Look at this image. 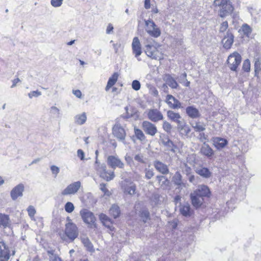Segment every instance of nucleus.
<instances>
[{"instance_id": "obj_26", "label": "nucleus", "mask_w": 261, "mask_h": 261, "mask_svg": "<svg viewBox=\"0 0 261 261\" xmlns=\"http://www.w3.org/2000/svg\"><path fill=\"white\" fill-rule=\"evenodd\" d=\"M201 153L208 158H211L214 154L213 149L205 143H204L200 149Z\"/></svg>"}, {"instance_id": "obj_1", "label": "nucleus", "mask_w": 261, "mask_h": 261, "mask_svg": "<svg viewBox=\"0 0 261 261\" xmlns=\"http://www.w3.org/2000/svg\"><path fill=\"white\" fill-rule=\"evenodd\" d=\"M64 232L65 236H62L61 239L65 241L68 239L70 242H73L79 236V230L76 225L71 222L66 224Z\"/></svg>"}, {"instance_id": "obj_38", "label": "nucleus", "mask_w": 261, "mask_h": 261, "mask_svg": "<svg viewBox=\"0 0 261 261\" xmlns=\"http://www.w3.org/2000/svg\"><path fill=\"white\" fill-rule=\"evenodd\" d=\"M254 72L255 76L258 77V74L261 72V60L258 58L255 59Z\"/></svg>"}, {"instance_id": "obj_53", "label": "nucleus", "mask_w": 261, "mask_h": 261, "mask_svg": "<svg viewBox=\"0 0 261 261\" xmlns=\"http://www.w3.org/2000/svg\"><path fill=\"white\" fill-rule=\"evenodd\" d=\"M132 86L134 90L138 91L140 89L141 85L139 81L137 80H134L132 82Z\"/></svg>"}, {"instance_id": "obj_12", "label": "nucleus", "mask_w": 261, "mask_h": 261, "mask_svg": "<svg viewBox=\"0 0 261 261\" xmlns=\"http://www.w3.org/2000/svg\"><path fill=\"white\" fill-rule=\"evenodd\" d=\"M24 191V186L20 183L14 187L10 192V196L13 200H16L18 197L23 196Z\"/></svg>"}, {"instance_id": "obj_61", "label": "nucleus", "mask_w": 261, "mask_h": 261, "mask_svg": "<svg viewBox=\"0 0 261 261\" xmlns=\"http://www.w3.org/2000/svg\"><path fill=\"white\" fill-rule=\"evenodd\" d=\"M50 113H51L53 114H57V115L60 114L59 109L55 106H53L50 108Z\"/></svg>"}, {"instance_id": "obj_6", "label": "nucleus", "mask_w": 261, "mask_h": 261, "mask_svg": "<svg viewBox=\"0 0 261 261\" xmlns=\"http://www.w3.org/2000/svg\"><path fill=\"white\" fill-rule=\"evenodd\" d=\"M80 214L84 222L89 225L91 228H95V217L94 214L87 210H83L80 212Z\"/></svg>"}, {"instance_id": "obj_49", "label": "nucleus", "mask_w": 261, "mask_h": 261, "mask_svg": "<svg viewBox=\"0 0 261 261\" xmlns=\"http://www.w3.org/2000/svg\"><path fill=\"white\" fill-rule=\"evenodd\" d=\"M47 253L49 256V261H62L61 258L57 255L54 254L52 251H48Z\"/></svg>"}, {"instance_id": "obj_46", "label": "nucleus", "mask_w": 261, "mask_h": 261, "mask_svg": "<svg viewBox=\"0 0 261 261\" xmlns=\"http://www.w3.org/2000/svg\"><path fill=\"white\" fill-rule=\"evenodd\" d=\"M163 128L167 133H170L172 128L171 124L167 121H163Z\"/></svg>"}, {"instance_id": "obj_5", "label": "nucleus", "mask_w": 261, "mask_h": 261, "mask_svg": "<svg viewBox=\"0 0 261 261\" xmlns=\"http://www.w3.org/2000/svg\"><path fill=\"white\" fill-rule=\"evenodd\" d=\"M96 171L99 176L107 181L113 179L115 177L114 171H108L105 164H98L96 167Z\"/></svg>"}, {"instance_id": "obj_4", "label": "nucleus", "mask_w": 261, "mask_h": 261, "mask_svg": "<svg viewBox=\"0 0 261 261\" xmlns=\"http://www.w3.org/2000/svg\"><path fill=\"white\" fill-rule=\"evenodd\" d=\"M241 61L242 57L240 54L236 51L233 52L228 57L227 60L228 66L231 70L236 71Z\"/></svg>"}, {"instance_id": "obj_36", "label": "nucleus", "mask_w": 261, "mask_h": 261, "mask_svg": "<svg viewBox=\"0 0 261 261\" xmlns=\"http://www.w3.org/2000/svg\"><path fill=\"white\" fill-rule=\"evenodd\" d=\"M87 119V116L85 113L79 114L75 117V122L76 123L82 125L84 124Z\"/></svg>"}, {"instance_id": "obj_59", "label": "nucleus", "mask_w": 261, "mask_h": 261, "mask_svg": "<svg viewBox=\"0 0 261 261\" xmlns=\"http://www.w3.org/2000/svg\"><path fill=\"white\" fill-rule=\"evenodd\" d=\"M77 156L82 161L85 160V153L82 149H78L77 151Z\"/></svg>"}, {"instance_id": "obj_50", "label": "nucleus", "mask_w": 261, "mask_h": 261, "mask_svg": "<svg viewBox=\"0 0 261 261\" xmlns=\"http://www.w3.org/2000/svg\"><path fill=\"white\" fill-rule=\"evenodd\" d=\"M181 167L182 168L183 173L186 174L187 175H189L191 173L192 169L189 167L186 163H184L182 164Z\"/></svg>"}, {"instance_id": "obj_43", "label": "nucleus", "mask_w": 261, "mask_h": 261, "mask_svg": "<svg viewBox=\"0 0 261 261\" xmlns=\"http://www.w3.org/2000/svg\"><path fill=\"white\" fill-rule=\"evenodd\" d=\"M241 30L243 32L244 35L249 36L252 32V29L247 24H244L241 27Z\"/></svg>"}, {"instance_id": "obj_41", "label": "nucleus", "mask_w": 261, "mask_h": 261, "mask_svg": "<svg viewBox=\"0 0 261 261\" xmlns=\"http://www.w3.org/2000/svg\"><path fill=\"white\" fill-rule=\"evenodd\" d=\"M156 178L161 186H166L169 183V180L164 176L158 175L156 177Z\"/></svg>"}, {"instance_id": "obj_2", "label": "nucleus", "mask_w": 261, "mask_h": 261, "mask_svg": "<svg viewBox=\"0 0 261 261\" xmlns=\"http://www.w3.org/2000/svg\"><path fill=\"white\" fill-rule=\"evenodd\" d=\"M120 185L124 194L133 196L136 193V185L130 180L126 178L120 182Z\"/></svg>"}, {"instance_id": "obj_40", "label": "nucleus", "mask_w": 261, "mask_h": 261, "mask_svg": "<svg viewBox=\"0 0 261 261\" xmlns=\"http://www.w3.org/2000/svg\"><path fill=\"white\" fill-rule=\"evenodd\" d=\"M134 159L135 161L141 164H145L146 163V159L142 153H138L135 154Z\"/></svg>"}, {"instance_id": "obj_28", "label": "nucleus", "mask_w": 261, "mask_h": 261, "mask_svg": "<svg viewBox=\"0 0 261 261\" xmlns=\"http://www.w3.org/2000/svg\"><path fill=\"white\" fill-rule=\"evenodd\" d=\"M162 143L164 146L167 147V149L168 150L171 151L173 153H175L176 152L177 150V146L174 145L173 142L168 138L163 139L162 140Z\"/></svg>"}, {"instance_id": "obj_7", "label": "nucleus", "mask_w": 261, "mask_h": 261, "mask_svg": "<svg viewBox=\"0 0 261 261\" xmlns=\"http://www.w3.org/2000/svg\"><path fill=\"white\" fill-rule=\"evenodd\" d=\"M145 52L148 57L153 59L161 60L163 59L162 53L152 45H146Z\"/></svg>"}, {"instance_id": "obj_48", "label": "nucleus", "mask_w": 261, "mask_h": 261, "mask_svg": "<svg viewBox=\"0 0 261 261\" xmlns=\"http://www.w3.org/2000/svg\"><path fill=\"white\" fill-rule=\"evenodd\" d=\"M74 209V205L71 202H67L65 205V210L68 213H72Z\"/></svg>"}, {"instance_id": "obj_42", "label": "nucleus", "mask_w": 261, "mask_h": 261, "mask_svg": "<svg viewBox=\"0 0 261 261\" xmlns=\"http://www.w3.org/2000/svg\"><path fill=\"white\" fill-rule=\"evenodd\" d=\"M134 132L135 136H136L138 139L140 140V141H143L145 140V136L144 133H143L142 130L139 128L135 127Z\"/></svg>"}, {"instance_id": "obj_37", "label": "nucleus", "mask_w": 261, "mask_h": 261, "mask_svg": "<svg viewBox=\"0 0 261 261\" xmlns=\"http://www.w3.org/2000/svg\"><path fill=\"white\" fill-rule=\"evenodd\" d=\"M142 220L144 222L146 223L148 220H150V213L147 210H143L140 212L139 215Z\"/></svg>"}, {"instance_id": "obj_19", "label": "nucleus", "mask_w": 261, "mask_h": 261, "mask_svg": "<svg viewBox=\"0 0 261 261\" xmlns=\"http://www.w3.org/2000/svg\"><path fill=\"white\" fill-rule=\"evenodd\" d=\"M10 257L8 247L3 241L0 242V259L8 260Z\"/></svg>"}, {"instance_id": "obj_39", "label": "nucleus", "mask_w": 261, "mask_h": 261, "mask_svg": "<svg viewBox=\"0 0 261 261\" xmlns=\"http://www.w3.org/2000/svg\"><path fill=\"white\" fill-rule=\"evenodd\" d=\"M173 181L174 184L178 186H180L182 184V176L179 172L177 171L175 172L173 176Z\"/></svg>"}, {"instance_id": "obj_60", "label": "nucleus", "mask_w": 261, "mask_h": 261, "mask_svg": "<svg viewBox=\"0 0 261 261\" xmlns=\"http://www.w3.org/2000/svg\"><path fill=\"white\" fill-rule=\"evenodd\" d=\"M50 169L53 174H55L56 175H57L60 171L59 168L55 165H52L50 167Z\"/></svg>"}, {"instance_id": "obj_29", "label": "nucleus", "mask_w": 261, "mask_h": 261, "mask_svg": "<svg viewBox=\"0 0 261 261\" xmlns=\"http://www.w3.org/2000/svg\"><path fill=\"white\" fill-rule=\"evenodd\" d=\"M11 221L8 215L0 214V227L3 228L9 227Z\"/></svg>"}, {"instance_id": "obj_31", "label": "nucleus", "mask_w": 261, "mask_h": 261, "mask_svg": "<svg viewBox=\"0 0 261 261\" xmlns=\"http://www.w3.org/2000/svg\"><path fill=\"white\" fill-rule=\"evenodd\" d=\"M81 241L87 251L91 252L95 251L92 243L87 237L81 238Z\"/></svg>"}, {"instance_id": "obj_11", "label": "nucleus", "mask_w": 261, "mask_h": 261, "mask_svg": "<svg viewBox=\"0 0 261 261\" xmlns=\"http://www.w3.org/2000/svg\"><path fill=\"white\" fill-rule=\"evenodd\" d=\"M81 186L80 181H77L69 185L62 192V195H68L75 194Z\"/></svg>"}, {"instance_id": "obj_20", "label": "nucleus", "mask_w": 261, "mask_h": 261, "mask_svg": "<svg viewBox=\"0 0 261 261\" xmlns=\"http://www.w3.org/2000/svg\"><path fill=\"white\" fill-rule=\"evenodd\" d=\"M234 36L229 31L227 32L226 34L222 40L223 47L225 49H229L231 48L233 42Z\"/></svg>"}, {"instance_id": "obj_9", "label": "nucleus", "mask_w": 261, "mask_h": 261, "mask_svg": "<svg viewBox=\"0 0 261 261\" xmlns=\"http://www.w3.org/2000/svg\"><path fill=\"white\" fill-rule=\"evenodd\" d=\"M132 51L135 57L137 59L138 61H141V58L139 57L142 54L141 45L139 38L137 37L134 38L132 44Z\"/></svg>"}, {"instance_id": "obj_33", "label": "nucleus", "mask_w": 261, "mask_h": 261, "mask_svg": "<svg viewBox=\"0 0 261 261\" xmlns=\"http://www.w3.org/2000/svg\"><path fill=\"white\" fill-rule=\"evenodd\" d=\"M110 214L114 218H117L120 214V210L119 207L116 204H113L109 210Z\"/></svg>"}, {"instance_id": "obj_34", "label": "nucleus", "mask_w": 261, "mask_h": 261, "mask_svg": "<svg viewBox=\"0 0 261 261\" xmlns=\"http://www.w3.org/2000/svg\"><path fill=\"white\" fill-rule=\"evenodd\" d=\"M196 172L200 176L205 178H208L211 175V172L207 168L203 167L197 169Z\"/></svg>"}, {"instance_id": "obj_14", "label": "nucleus", "mask_w": 261, "mask_h": 261, "mask_svg": "<svg viewBox=\"0 0 261 261\" xmlns=\"http://www.w3.org/2000/svg\"><path fill=\"white\" fill-rule=\"evenodd\" d=\"M113 134L119 141L124 142L126 133L124 129L119 124H116L113 127Z\"/></svg>"}, {"instance_id": "obj_25", "label": "nucleus", "mask_w": 261, "mask_h": 261, "mask_svg": "<svg viewBox=\"0 0 261 261\" xmlns=\"http://www.w3.org/2000/svg\"><path fill=\"white\" fill-rule=\"evenodd\" d=\"M187 114L193 119L197 118L200 116L199 110L194 106H188L186 109Z\"/></svg>"}, {"instance_id": "obj_16", "label": "nucleus", "mask_w": 261, "mask_h": 261, "mask_svg": "<svg viewBox=\"0 0 261 261\" xmlns=\"http://www.w3.org/2000/svg\"><path fill=\"white\" fill-rule=\"evenodd\" d=\"M233 10V7L230 2L228 1L220 9H219V16L221 17H225L230 15Z\"/></svg>"}, {"instance_id": "obj_57", "label": "nucleus", "mask_w": 261, "mask_h": 261, "mask_svg": "<svg viewBox=\"0 0 261 261\" xmlns=\"http://www.w3.org/2000/svg\"><path fill=\"white\" fill-rule=\"evenodd\" d=\"M99 218L102 223L110 219V218L106 215L102 213L99 215Z\"/></svg>"}, {"instance_id": "obj_17", "label": "nucleus", "mask_w": 261, "mask_h": 261, "mask_svg": "<svg viewBox=\"0 0 261 261\" xmlns=\"http://www.w3.org/2000/svg\"><path fill=\"white\" fill-rule=\"evenodd\" d=\"M166 102L171 109H178L181 108L180 101L172 95L168 94L167 95Z\"/></svg>"}, {"instance_id": "obj_44", "label": "nucleus", "mask_w": 261, "mask_h": 261, "mask_svg": "<svg viewBox=\"0 0 261 261\" xmlns=\"http://www.w3.org/2000/svg\"><path fill=\"white\" fill-rule=\"evenodd\" d=\"M145 178L147 179H151L154 175L153 169L146 168L144 170Z\"/></svg>"}, {"instance_id": "obj_24", "label": "nucleus", "mask_w": 261, "mask_h": 261, "mask_svg": "<svg viewBox=\"0 0 261 261\" xmlns=\"http://www.w3.org/2000/svg\"><path fill=\"white\" fill-rule=\"evenodd\" d=\"M203 198L204 197H208L210 195V191L207 186L205 185H200L198 188L194 191Z\"/></svg>"}, {"instance_id": "obj_58", "label": "nucleus", "mask_w": 261, "mask_h": 261, "mask_svg": "<svg viewBox=\"0 0 261 261\" xmlns=\"http://www.w3.org/2000/svg\"><path fill=\"white\" fill-rule=\"evenodd\" d=\"M100 189L105 193L106 195H109V191L106 188V185L102 183L100 184Z\"/></svg>"}, {"instance_id": "obj_62", "label": "nucleus", "mask_w": 261, "mask_h": 261, "mask_svg": "<svg viewBox=\"0 0 261 261\" xmlns=\"http://www.w3.org/2000/svg\"><path fill=\"white\" fill-rule=\"evenodd\" d=\"M199 139L201 142L205 143V141L207 140V136L203 133H201L199 135Z\"/></svg>"}, {"instance_id": "obj_56", "label": "nucleus", "mask_w": 261, "mask_h": 261, "mask_svg": "<svg viewBox=\"0 0 261 261\" xmlns=\"http://www.w3.org/2000/svg\"><path fill=\"white\" fill-rule=\"evenodd\" d=\"M186 81H187V73L184 72L179 76L178 81L180 83L184 84Z\"/></svg>"}, {"instance_id": "obj_55", "label": "nucleus", "mask_w": 261, "mask_h": 261, "mask_svg": "<svg viewBox=\"0 0 261 261\" xmlns=\"http://www.w3.org/2000/svg\"><path fill=\"white\" fill-rule=\"evenodd\" d=\"M228 27V24L227 21H225L223 22L220 25V32H224L227 30Z\"/></svg>"}, {"instance_id": "obj_45", "label": "nucleus", "mask_w": 261, "mask_h": 261, "mask_svg": "<svg viewBox=\"0 0 261 261\" xmlns=\"http://www.w3.org/2000/svg\"><path fill=\"white\" fill-rule=\"evenodd\" d=\"M229 0H215L213 3L214 6L219 9L221 8L224 5H225V3H226Z\"/></svg>"}, {"instance_id": "obj_13", "label": "nucleus", "mask_w": 261, "mask_h": 261, "mask_svg": "<svg viewBox=\"0 0 261 261\" xmlns=\"http://www.w3.org/2000/svg\"><path fill=\"white\" fill-rule=\"evenodd\" d=\"M177 129L182 137L186 138L190 137L189 134L191 129L185 120L177 125Z\"/></svg>"}, {"instance_id": "obj_52", "label": "nucleus", "mask_w": 261, "mask_h": 261, "mask_svg": "<svg viewBox=\"0 0 261 261\" xmlns=\"http://www.w3.org/2000/svg\"><path fill=\"white\" fill-rule=\"evenodd\" d=\"M63 1V0H51L50 4L54 7H59L62 5Z\"/></svg>"}, {"instance_id": "obj_54", "label": "nucleus", "mask_w": 261, "mask_h": 261, "mask_svg": "<svg viewBox=\"0 0 261 261\" xmlns=\"http://www.w3.org/2000/svg\"><path fill=\"white\" fill-rule=\"evenodd\" d=\"M41 95V92L37 90L31 92L28 94L30 98H32L33 97H37Z\"/></svg>"}, {"instance_id": "obj_27", "label": "nucleus", "mask_w": 261, "mask_h": 261, "mask_svg": "<svg viewBox=\"0 0 261 261\" xmlns=\"http://www.w3.org/2000/svg\"><path fill=\"white\" fill-rule=\"evenodd\" d=\"M164 80L166 82V84L172 89H177L178 87V84L176 80L170 74H166Z\"/></svg>"}, {"instance_id": "obj_3", "label": "nucleus", "mask_w": 261, "mask_h": 261, "mask_svg": "<svg viewBox=\"0 0 261 261\" xmlns=\"http://www.w3.org/2000/svg\"><path fill=\"white\" fill-rule=\"evenodd\" d=\"M144 21L146 27L145 31L150 36L154 38L160 36L161 31L152 20L149 19L145 20Z\"/></svg>"}, {"instance_id": "obj_30", "label": "nucleus", "mask_w": 261, "mask_h": 261, "mask_svg": "<svg viewBox=\"0 0 261 261\" xmlns=\"http://www.w3.org/2000/svg\"><path fill=\"white\" fill-rule=\"evenodd\" d=\"M179 211L180 214L185 217L190 216L192 214L190 205L188 203L180 205Z\"/></svg>"}, {"instance_id": "obj_32", "label": "nucleus", "mask_w": 261, "mask_h": 261, "mask_svg": "<svg viewBox=\"0 0 261 261\" xmlns=\"http://www.w3.org/2000/svg\"><path fill=\"white\" fill-rule=\"evenodd\" d=\"M119 74L117 72H115L112 76H111L108 82L106 90L108 91L117 81Z\"/></svg>"}, {"instance_id": "obj_18", "label": "nucleus", "mask_w": 261, "mask_h": 261, "mask_svg": "<svg viewBox=\"0 0 261 261\" xmlns=\"http://www.w3.org/2000/svg\"><path fill=\"white\" fill-rule=\"evenodd\" d=\"M153 165L159 172L163 175H167L169 173L168 166L160 161H154Z\"/></svg>"}, {"instance_id": "obj_15", "label": "nucleus", "mask_w": 261, "mask_h": 261, "mask_svg": "<svg viewBox=\"0 0 261 261\" xmlns=\"http://www.w3.org/2000/svg\"><path fill=\"white\" fill-rule=\"evenodd\" d=\"M107 163L113 169L117 167L122 169L124 166V163L118 157L114 155H110L108 157Z\"/></svg>"}, {"instance_id": "obj_64", "label": "nucleus", "mask_w": 261, "mask_h": 261, "mask_svg": "<svg viewBox=\"0 0 261 261\" xmlns=\"http://www.w3.org/2000/svg\"><path fill=\"white\" fill-rule=\"evenodd\" d=\"M102 224L106 227L109 228L110 230H112V228H111L112 227V222H111L110 219H109V220L107 221L106 222H105Z\"/></svg>"}, {"instance_id": "obj_47", "label": "nucleus", "mask_w": 261, "mask_h": 261, "mask_svg": "<svg viewBox=\"0 0 261 261\" xmlns=\"http://www.w3.org/2000/svg\"><path fill=\"white\" fill-rule=\"evenodd\" d=\"M243 70L245 72H249L250 70V62L249 59L244 61L242 66Z\"/></svg>"}, {"instance_id": "obj_51", "label": "nucleus", "mask_w": 261, "mask_h": 261, "mask_svg": "<svg viewBox=\"0 0 261 261\" xmlns=\"http://www.w3.org/2000/svg\"><path fill=\"white\" fill-rule=\"evenodd\" d=\"M27 211H28L29 216L31 218L34 217V216H35V215L36 213V210L35 209L34 207L32 205H30L28 207Z\"/></svg>"}, {"instance_id": "obj_21", "label": "nucleus", "mask_w": 261, "mask_h": 261, "mask_svg": "<svg viewBox=\"0 0 261 261\" xmlns=\"http://www.w3.org/2000/svg\"><path fill=\"white\" fill-rule=\"evenodd\" d=\"M190 198L192 205L196 208L200 207L203 202V198L194 191L191 193Z\"/></svg>"}, {"instance_id": "obj_8", "label": "nucleus", "mask_w": 261, "mask_h": 261, "mask_svg": "<svg viewBox=\"0 0 261 261\" xmlns=\"http://www.w3.org/2000/svg\"><path fill=\"white\" fill-rule=\"evenodd\" d=\"M142 127L147 135L151 136H155L158 132L156 125L148 121H144L142 124Z\"/></svg>"}, {"instance_id": "obj_63", "label": "nucleus", "mask_w": 261, "mask_h": 261, "mask_svg": "<svg viewBox=\"0 0 261 261\" xmlns=\"http://www.w3.org/2000/svg\"><path fill=\"white\" fill-rule=\"evenodd\" d=\"M114 29L113 26L111 23H109L107 27L106 30V33L108 34H110L113 32V30Z\"/></svg>"}, {"instance_id": "obj_35", "label": "nucleus", "mask_w": 261, "mask_h": 261, "mask_svg": "<svg viewBox=\"0 0 261 261\" xmlns=\"http://www.w3.org/2000/svg\"><path fill=\"white\" fill-rule=\"evenodd\" d=\"M191 125L196 132H203L205 129V125L200 121H196Z\"/></svg>"}, {"instance_id": "obj_10", "label": "nucleus", "mask_w": 261, "mask_h": 261, "mask_svg": "<svg viewBox=\"0 0 261 261\" xmlns=\"http://www.w3.org/2000/svg\"><path fill=\"white\" fill-rule=\"evenodd\" d=\"M147 117L153 122H157L164 119L163 115L156 109H149L147 113Z\"/></svg>"}, {"instance_id": "obj_23", "label": "nucleus", "mask_w": 261, "mask_h": 261, "mask_svg": "<svg viewBox=\"0 0 261 261\" xmlns=\"http://www.w3.org/2000/svg\"><path fill=\"white\" fill-rule=\"evenodd\" d=\"M213 142L215 147L219 150L223 148L228 144V141L226 139L220 137L213 138Z\"/></svg>"}, {"instance_id": "obj_22", "label": "nucleus", "mask_w": 261, "mask_h": 261, "mask_svg": "<svg viewBox=\"0 0 261 261\" xmlns=\"http://www.w3.org/2000/svg\"><path fill=\"white\" fill-rule=\"evenodd\" d=\"M167 115L170 120L176 123L177 125L182 121H184V120L181 118L180 115L178 113H176L172 110L168 111Z\"/></svg>"}]
</instances>
